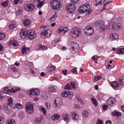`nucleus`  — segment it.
I'll return each mask as SVG.
<instances>
[{
	"mask_svg": "<svg viewBox=\"0 0 124 124\" xmlns=\"http://www.w3.org/2000/svg\"><path fill=\"white\" fill-rule=\"evenodd\" d=\"M64 88L66 89L70 90L71 89L70 85L69 84H68L64 87Z\"/></svg>",
	"mask_w": 124,
	"mask_h": 124,
	"instance_id": "nucleus-50",
	"label": "nucleus"
},
{
	"mask_svg": "<svg viewBox=\"0 0 124 124\" xmlns=\"http://www.w3.org/2000/svg\"><path fill=\"white\" fill-rule=\"evenodd\" d=\"M117 52L120 54H124V48H122L120 49H117Z\"/></svg>",
	"mask_w": 124,
	"mask_h": 124,
	"instance_id": "nucleus-41",
	"label": "nucleus"
},
{
	"mask_svg": "<svg viewBox=\"0 0 124 124\" xmlns=\"http://www.w3.org/2000/svg\"><path fill=\"white\" fill-rule=\"evenodd\" d=\"M30 50L29 48H27L25 46H24L22 47V54H25L26 53L27 51H29Z\"/></svg>",
	"mask_w": 124,
	"mask_h": 124,
	"instance_id": "nucleus-27",
	"label": "nucleus"
},
{
	"mask_svg": "<svg viewBox=\"0 0 124 124\" xmlns=\"http://www.w3.org/2000/svg\"><path fill=\"white\" fill-rule=\"evenodd\" d=\"M116 102L115 98L112 97H110L107 101V103L111 106L114 105Z\"/></svg>",
	"mask_w": 124,
	"mask_h": 124,
	"instance_id": "nucleus-14",
	"label": "nucleus"
},
{
	"mask_svg": "<svg viewBox=\"0 0 124 124\" xmlns=\"http://www.w3.org/2000/svg\"><path fill=\"white\" fill-rule=\"evenodd\" d=\"M60 117V116L58 114H54L53 116L51 118L54 121L57 120L59 119Z\"/></svg>",
	"mask_w": 124,
	"mask_h": 124,
	"instance_id": "nucleus-24",
	"label": "nucleus"
},
{
	"mask_svg": "<svg viewBox=\"0 0 124 124\" xmlns=\"http://www.w3.org/2000/svg\"><path fill=\"white\" fill-rule=\"evenodd\" d=\"M16 25L13 23H11L9 26V29L10 30H13L15 27Z\"/></svg>",
	"mask_w": 124,
	"mask_h": 124,
	"instance_id": "nucleus-37",
	"label": "nucleus"
},
{
	"mask_svg": "<svg viewBox=\"0 0 124 124\" xmlns=\"http://www.w3.org/2000/svg\"><path fill=\"white\" fill-rule=\"evenodd\" d=\"M76 98L78 99V101L80 102L81 103H83V101L82 99L80 98V96L78 94H76Z\"/></svg>",
	"mask_w": 124,
	"mask_h": 124,
	"instance_id": "nucleus-36",
	"label": "nucleus"
},
{
	"mask_svg": "<svg viewBox=\"0 0 124 124\" xmlns=\"http://www.w3.org/2000/svg\"><path fill=\"white\" fill-rule=\"evenodd\" d=\"M55 103L56 106L59 107L61 105L62 103V100L61 98H57L55 99Z\"/></svg>",
	"mask_w": 124,
	"mask_h": 124,
	"instance_id": "nucleus-13",
	"label": "nucleus"
},
{
	"mask_svg": "<svg viewBox=\"0 0 124 124\" xmlns=\"http://www.w3.org/2000/svg\"><path fill=\"white\" fill-rule=\"evenodd\" d=\"M90 9V7L88 4L86 3L80 6L78 9V11L81 13L87 12L88 14H89L92 12V10Z\"/></svg>",
	"mask_w": 124,
	"mask_h": 124,
	"instance_id": "nucleus-1",
	"label": "nucleus"
},
{
	"mask_svg": "<svg viewBox=\"0 0 124 124\" xmlns=\"http://www.w3.org/2000/svg\"><path fill=\"white\" fill-rule=\"evenodd\" d=\"M3 93L5 94H8V87H6L4 88L3 90Z\"/></svg>",
	"mask_w": 124,
	"mask_h": 124,
	"instance_id": "nucleus-57",
	"label": "nucleus"
},
{
	"mask_svg": "<svg viewBox=\"0 0 124 124\" xmlns=\"http://www.w3.org/2000/svg\"><path fill=\"white\" fill-rule=\"evenodd\" d=\"M63 27H60L58 30L57 32L58 33H60L63 31Z\"/></svg>",
	"mask_w": 124,
	"mask_h": 124,
	"instance_id": "nucleus-56",
	"label": "nucleus"
},
{
	"mask_svg": "<svg viewBox=\"0 0 124 124\" xmlns=\"http://www.w3.org/2000/svg\"><path fill=\"white\" fill-rule=\"evenodd\" d=\"M1 5L4 7H6L8 6V1L4 2L2 3Z\"/></svg>",
	"mask_w": 124,
	"mask_h": 124,
	"instance_id": "nucleus-52",
	"label": "nucleus"
},
{
	"mask_svg": "<svg viewBox=\"0 0 124 124\" xmlns=\"http://www.w3.org/2000/svg\"><path fill=\"white\" fill-rule=\"evenodd\" d=\"M8 124H16L15 120L13 119H11L8 121Z\"/></svg>",
	"mask_w": 124,
	"mask_h": 124,
	"instance_id": "nucleus-44",
	"label": "nucleus"
},
{
	"mask_svg": "<svg viewBox=\"0 0 124 124\" xmlns=\"http://www.w3.org/2000/svg\"><path fill=\"white\" fill-rule=\"evenodd\" d=\"M44 2L41 1L39 2L37 5V7L39 8L41 7L44 5Z\"/></svg>",
	"mask_w": 124,
	"mask_h": 124,
	"instance_id": "nucleus-48",
	"label": "nucleus"
},
{
	"mask_svg": "<svg viewBox=\"0 0 124 124\" xmlns=\"http://www.w3.org/2000/svg\"><path fill=\"white\" fill-rule=\"evenodd\" d=\"M12 107L14 108H16L18 109H21L23 108L22 105L19 103H17L16 104H13L12 106Z\"/></svg>",
	"mask_w": 124,
	"mask_h": 124,
	"instance_id": "nucleus-22",
	"label": "nucleus"
},
{
	"mask_svg": "<svg viewBox=\"0 0 124 124\" xmlns=\"http://www.w3.org/2000/svg\"><path fill=\"white\" fill-rule=\"evenodd\" d=\"M55 67L54 66H51L48 69L49 71H54L55 70Z\"/></svg>",
	"mask_w": 124,
	"mask_h": 124,
	"instance_id": "nucleus-51",
	"label": "nucleus"
},
{
	"mask_svg": "<svg viewBox=\"0 0 124 124\" xmlns=\"http://www.w3.org/2000/svg\"><path fill=\"white\" fill-rule=\"evenodd\" d=\"M45 0H33V2L35 3H37L41 1H44Z\"/></svg>",
	"mask_w": 124,
	"mask_h": 124,
	"instance_id": "nucleus-61",
	"label": "nucleus"
},
{
	"mask_svg": "<svg viewBox=\"0 0 124 124\" xmlns=\"http://www.w3.org/2000/svg\"><path fill=\"white\" fill-rule=\"evenodd\" d=\"M71 115L74 120H77L78 119L79 117L78 115L77 112H72L71 113Z\"/></svg>",
	"mask_w": 124,
	"mask_h": 124,
	"instance_id": "nucleus-21",
	"label": "nucleus"
},
{
	"mask_svg": "<svg viewBox=\"0 0 124 124\" xmlns=\"http://www.w3.org/2000/svg\"><path fill=\"white\" fill-rule=\"evenodd\" d=\"M56 87L53 86H49L48 88V90L50 92H54L56 91Z\"/></svg>",
	"mask_w": 124,
	"mask_h": 124,
	"instance_id": "nucleus-26",
	"label": "nucleus"
},
{
	"mask_svg": "<svg viewBox=\"0 0 124 124\" xmlns=\"http://www.w3.org/2000/svg\"><path fill=\"white\" fill-rule=\"evenodd\" d=\"M50 94L48 92H44L42 93V97L44 99H47L49 97Z\"/></svg>",
	"mask_w": 124,
	"mask_h": 124,
	"instance_id": "nucleus-20",
	"label": "nucleus"
},
{
	"mask_svg": "<svg viewBox=\"0 0 124 124\" xmlns=\"http://www.w3.org/2000/svg\"><path fill=\"white\" fill-rule=\"evenodd\" d=\"M4 121V119L1 116L0 117V124H1Z\"/></svg>",
	"mask_w": 124,
	"mask_h": 124,
	"instance_id": "nucleus-60",
	"label": "nucleus"
},
{
	"mask_svg": "<svg viewBox=\"0 0 124 124\" xmlns=\"http://www.w3.org/2000/svg\"><path fill=\"white\" fill-rule=\"evenodd\" d=\"M8 44L9 45H12L14 47L18 46L19 45L18 42L16 40L10 41L9 42Z\"/></svg>",
	"mask_w": 124,
	"mask_h": 124,
	"instance_id": "nucleus-18",
	"label": "nucleus"
},
{
	"mask_svg": "<svg viewBox=\"0 0 124 124\" xmlns=\"http://www.w3.org/2000/svg\"><path fill=\"white\" fill-rule=\"evenodd\" d=\"M39 90L37 89H32L29 91L28 93H29L30 96L35 95H39L40 94Z\"/></svg>",
	"mask_w": 124,
	"mask_h": 124,
	"instance_id": "nucleus-9",
	"label": "nucleus"
},
{
	"mask_svg": "<svg viewBox=\"0 0 124 124\" xmlns=\"http://www.w3.org/2000/svg\"><path fill=\"white\" fill-rule=\"evenodd\" d=\"M76 9V7L74 4L70 3L67 4L66 6V10L68 12L73 13Z\"/></svg>",
	"mask_w": 124,
	"mask_h": 124,
	"instance_id": "nucleus-4",
	"label": "nucleus"
},
{
	"mask_svg": "<svg viewBox=\"0 0 124 124\" xmlns=\"http://www.w3.org/2000/svg\"><path fill=\"white\" fill-rule=\"evenodd\" d=\"M71 89H75L76 86V83L73 81L70 82Z\"/></svg>",
	"mask_w": 124,
	"mask_h": 124,
	"instance_id": "nucleus-39",
	"label": "nucleus"
},
{
	"mask_svg": "<svg viewBox=\"0 0 124 124\" xmlns=\"http://www.w3.org/2000/svg\"><path fill=\"white\" fill-rule=\"evenodd\" d=\"M35 7V5L33 4H26L24 6V8L25 10L30 12L33 10Z\"/></svg>",
	"mask_w": 124,
	"mask_h": 124,
	"instance_id": "nucleus-10",
	"label": "nucleus"
},
{
	"mask_svg": "<svg viewBox=\"0 0 124 124\" xmlns=\"http://www.w3.org/2000/svg\"><path fill=\"white\" fill-rule=\"evenodd\" d=\"M20 87H15L11 89H8V94H10V93H15L16 91L20 90Z\"/></svg>",
	"mask_w": 124,
	"mask_h": 124,
	"instance_id": "nucleus-15",
	"label": "nucleus"
},
{
	"mask_svg": "<svg viewBox=\"0 0 124 124\" xmlns=\"http://www.w3.org/2000/svg\"><path fill=\"white\" fill-rule=\"evenodd\" d=\"M39 48H41L42 49H43L44 48L46 49V46H45L43 45H41L39 46Z\"/></svg>",
	"mask_w": 124,
	"mask_h": 124,
	"instance_id": "nucleus-63",
	"label": "nucleus"
},
{
	"mask_svg": "<svg viewBox=\"0 0 124 124\" xmlns=\"http://www.w3.org/2000/svg\"><path fill=\"white\" fill-rule=\"evenodd\" d=\"M85 34L88 36H90L94 33V30L93 27L90 25L87 26L84 30Z\"/></svg>",
	"mask_w": 124,
	"mask_h": 124,
	"instance_id": "nucleus-6",
	"label": "nucleus"
},
{
	"mask_svg": "<svg viewBox=\"0 0 124 124\" xmlns=\"http://www.w3.org/2000/svg\"><path fill=\"white\" fill-rule=\"evenodd\" d=\"M35 122L36 124H40L41 119L40 118H36L35 120Z\"/></svg>",
	"mask_w": 124,
	"mask_h": 124,
	"instance_id": "nucleus-40",
	"label": "nucleus"
},
{
	"mask_svg": "<svg viewBox=\"0 0 124 124\" xmlns=\"http://www.w3.org/2000/svg\"><path fill=\"white\" fill-rule=\"evenodd\" d=\"M108 28H109V27H108V26L105 25L103 23V24L101 25V26L100 30L102 31L104 30L107 29Z\"/></svg>",
	"mask_w": 124,
	"mask_h": 124,
	"instance_id": "nucleus-29",
	"label": "nucleus"
},
{
	"mask_svg": "<svg viewBox=\"0 0 124 124\" xmlns=\"http://www.w3.org/2000/svg\"><path fill=\"white\" fill-rule=\"evenodd\" d=\"M10 69L14 72H16L18 71L17 69L16 68V67L14 66L10 68Z\"/></svg>",
	"mask_w": 124,
	"mask_h": 124,
	"instance_id": "nucleus-47",
	"label": "nucleus"
},
{
	"mask_svg": "<svg viewBox=\"0 0 124 124\" xmlns=\"http://www.w3.org/2000/svg\"><path fill=\"white\" fill-rule=\"evenodd\" d=\"M29 32V30L26 29H24L22 30H21L20 33V35L21 37L22 38H24L26 36L28 35Z\"/></svg>",
	"mask_w": 124,
	"mask_h": 124,
	"instance_id": "nucleus-12",
	"label": "nucleus"
},
{
	"mask_svg": "<svg viewBox=\"0 0 124 124\" xmlns=\"http://www.w3.org/2000/svg\"><path fill=\"white\" fill-rule=\"evenodd\" d=\"M109 37L113 40H114L118 38V36L116 33H111L109 35Z\"/></svg>",
	"mask_w": 124,
	"mask_h": 124,
	"instance_id": "nucleus-19",
	"label": "nucleus"
},
{
	"mask_svg": "<svg viewBox=\"0 0 124 124\" xmlns=\"http://www.w3.org/2000/svg\"><path fill=\"white\" fill-rule=\"evenodd\" d=\"M111 86L113 88H116L118 87L119 84L116 82L114 81L111 83Z\"/></svg>",
	"mask_w": 124,
	"mask_h": 124,
	"instance_id": "nucleus-31",
	"label": "nucleus"
},
{
	"mask_svg": "<svg viewBox=\"0 0 124 124\" xmlns=\"http://www.w3.org/2000/svg\"><path fill=\"white\" fill-rule=\"evenodd\" d=\"M103 110H105L108 107V106L107 105H105L102 106Z\"/></svg>",
	"mask_w": 124,
	"mask_h": 124,
	"instance_id": "nucleus-64",
	"label": "nucleus"
},
{
	"mask_svg": "<svg viewBox=\"0 0 124 124\" xmlns=\"http://www.w3.org/2000/svg\"><path fill=\"white\" fill-rule=\"evenodd\" d=\"M5 37V33H0V40H2L4 39Z\"/></svg>",
	"mask_w": 124,
	"mask_h": 124,
	"instance_id": "nucleus-42",
	"label": "nucleus"
},
{
	"mask_svg": "<svg viewBox=\"0 0 124 124\" xmlns=\"http://www.w3.org/2000/svg\"><path fill=\"white\" fill-rule=\"evenodd\" d=\"M112 114L113 115L116 116L117 117H119L121 115V113L120 112L117 111H114L112 113Z\"/></svg>",
	"mask_w": 124,
	"mask_h": 124,
	"instance_id": "nucleus-35",
	"label": "nucleus"
},
{
	"mask_svg": "<svg viewBox=\"0 0 124 124\" xmlns=\"http://www.w3.org/2000/svg\"><path fill=\"white\" fill-rule=\"evenodd\" d=\"M103 122L102 120L98 119L97 122V124H103Z\"/></svg>",
	"mask_w": 124,
	"mask_h": 124,
	"instance_id": "nucleus-55",
	"label": "nucleus"
},
{
	"mask_svg": "<svg viewBox=\"0 0 124 124\" xmlns=\"http://www.w3.org/2000/svg\"><path fill=\"white\" fill-rule=\"evenodd\" d=\"M18 116L19 118L20 119H22L25 117L24 114L22 112H20L19 113Z\"/></svg>",
	"mask_w": 124,
	"mask_h": 124,
	"instance_id": "nucleus-32",
	"label": "nucleus"
},
{
	"mask_svg": "<svg viewBox=\"0 0 124 124\" xmlns=\"http://www.w3.org/2000/svg\"><path fill=\"white\" fill-rule=\"evenodd\" d=\"M105 0H96V2L100 5L104 3Z\"/></svg>",
	"mask_w": 124,
	"mask_h": 124,
	"instance_id": "nucleus-46",
	"label": "nucleus"
},
{
	"mask_svg": "<svg viewBox=\"0 0 124 124\" xmlns=\"http://www.w3.org/2000/svg\"><path fill=\"white\" fill-rule=\"evenodd\" d=\"M51 33L52 32L50 30L46 29L42 31L40 36L43 38H46L50 35Z\"/></svg>",
	"mask_w": 124,
	"mask_h": 124,
	"instance_id": "nucleus-8",
	"label": "nucleus"
},
{
	"mask_svg": "<svg viewBox=\"0 0 124 124\" xmlns=\"http://www.w3.org/2000/svg\"><path fill=\"white\" fill-rule=\"evenodd\" d=\"M70 117V115L67 113L63 114L62 115V119L66 122L69 121Z\"/></svg>",
	"mask_w": 124,
	"mask_h": 124,
	"instance_id": "nucleus-17",
	"label": "nucleus"
},
{
	"mask_svg": "<svg viewBox=\"0 0 124 124\" xmlns=\"http://www.w3.org/2000/svg\"><path fill=\"white\" fill-rule=\"evenodd\" d=\"M121 25L119 23L115 22L110 23L109 24V28L112 29L114 30H117L120 28Z\"/></svg>",
	"mask_w": 124,
	"mask_h": 124,
	"instance_id": "nucleus-5",
	"label": "nucleus"
},
{
	"mask_svg": "<svg viewBox=\"0 0 124 124\" xmlns=\"http://www.w3.org/2000/svg\"><path fill=\"white\" fill-rule=\"evenodd\" d=\"M91 100L95 106L96 107L97 106V104L96 100L95 98L93 97H92L91 98Z\"/></svg>",
	"mask_w": 124,
	"mask_h": 124,
	"instance_id": "nucleus-33",
	"label": "nucleus"
},
{
	"mask_svg": "<svg viewBox=\"0 0 124 124\" xmlns=\"http://www.w3.org/2000/svg\"><path fill=\"white\" fill-rule=\"evenodd\" d=\"M39 109L43 113L44 115H46V111L45 108L42 107H40L39 108Z\"/></svg>",
	"mask_w": 124,
	"mask_h": 124,
	"instance_id": "nucleus-43",
	"label": "nucleus"
},
{
	"mask_svg": "<svg viewBox=\"0 0 124 124\" xmlns=\"http://www.w3.org/2000/svg\"><path fill=\"white\" fill-rule=\"evenodd\" d=\"M82 114L85 117H87L89 115L88 111L87 110H84L82 112Z\"/></svg>",
	"mask_w": 124,
	"mask_h": 124,
	"instance_id": "nucleus-30",
	"label": "nucleus"
},
{
	"mask_svg": "<svg viewBox=\"0 0 124 124\" xmlns=\"http://www.w3.org/2000/svg\"><path fill=\"white\" fill-rule=\"evenodd\" d=\"M81 30L78 27H75L72 29L70 31L71 35L74 38L78 37L81 35Z\"/></svg>",
	"mask_w": 124,
	"mask_h": 124,
	"instance_id": "nucleus-2",
	"label": "nucleus"
},
{
	"mask_svg": "<svg viewBox=\"0 0 124 124\" xmlns=\"http://www.w3.org/2000/svg\"><path fill=\"white\" fill-rule=\"evenodd\" d=\"M103 23L102 21L100 20H97L95 23V24L98 26H101Z\"/></svg>",
	"mask_w": 124,
	"mask_h": 124,
	"instance_id": "nucleus-38",
	"label": "nucleus"
},
{
	"mask_svg": "<svg viewBox=\"0 0 124 124\" xmlns=\"http://www.w3.org/2000/svg\"><path fill=\"white\" fill-rule=\"evenodd\" d=\"M22 22L24 25L26 26H28L31 23V21L28 19L23 20Z\"/></svg>",
	"mask_w": 124,
	"mask_h": 124,
	"instance_id": "nucleus-23",
	"label": "nucleus"
},
{
	"mask_svg": "<svg viewBox=\"0 0 124 124\" xmlns=\"http://www.w3.org/2000/svg\"><path fill=\"white\" fill-rule=\"evenodd\" d=\"M51 7L52 8L55 10H57L62 7V5L60 2L56 0H53L51 2Z\"/></svg>",
	"mask_w": 124,
	"mask_h": 124,
	"instance_id": "nucleus-3",
	"label": "nucleus"
},
{
	"mask_svg": "<svg viewBox=\"0 0 124 124\" xmlns=\"http://www.w3.org/2000/svg\"><path fill=\"white\" fill-rule=\"evenodd\" d=\"M13 100L11 98L8 99V105H13Z\"/></svg>",
	"mask_w": 124,
	"mask_h": 124,
	"instance_id": "nucleus-49",
	"label": "nucleus"
},
{
	"mask_svg": "<svg viewBox=\"0 0 124 124\" xmlns=\"http://www.w3.org/2000/svg\"><path fill=\"white\" fill-rule=\"evenodd\" d=\"M71 71L74 74H77V71L75 68H73L71 70Z\"/></svg>",
	"mask_w": 124,
	"mask_h": 124,
	"instance_id": "nucleus-58",
	"label": "nucleus"
},
{
	"mask_svg": "<svg viewBox=\"0 0 124 124\" xmlns=\"http://www.w3.org/2000/svg\"><path fill=\"white\" fill-rule=\"evenodd\" d=\"M70 45L72 48L73 49H76L78 47V44L74 42H71Z\"/></svg>",
	"mask_w": 124,
	"mask_h": 124,
	"instance_id": "nucleus-25",
	"label": "nucleus"
},
{
	"mask_svg": "<svg viewBox=\"0 0 124 124\" xmlns=\"http://www.w3.org/2000/svg\"><path fill=\"white\" fill-rule=\"evenodd\" d=\"M57 17V16L55 13L54 15L52 16H51V17L49 19V20L51 22L54 21L56 19Z\"/></svg>",
	"mask_w": 124,
	"mask_h": 124,
	"instance_id": "nucleus-28",
	"label": "nucleus"
},
{
	"mask_svg": "<svg viewBox=\"0 0 124 124\" xmlns=\"http://www.w3.org/2000/svg\"><path fill=\"white\" fill-rule=\"evenodd\" d=\"M46 106L47 109V110L51 108L50 104L49 102L46 103Z\"/></svg>",
	"mask_w": 124,
	"mask_h": 124,
	"instance_id": "nucleus-54",
	"label": "nucleus"
},
{
	"mask_svg": "<svg viewBox=\"0 0 124 124\" xmlns=\"http://www.w3.org/2000/svg\"><path fill=\"white\" fill-rule=\"evenodd\" d=\"M61 95L62 96L64 97L69 96L70 98H72L73 96V93H71L68 90L64 91L61 93Z\"/></svg>",
	"mask_w": 124,
	"mask_h": 124,
	"instance_id": "nucleus-11",
	"label": "nucleus"
},
{
	"mask_svg": "<svg viewBox=\"0 0 124 124\" xmlns=\"http://www.w3.org/2000/svg\"><path fill=\"white\" fill-rule=\"evenodd\" d=\"M8 103L5 104H4L3 107V109L4 110L7 111L8 110Z\"/></svg>",
	"mask_w": 124,
	"mask_h": 124,
	"instance_id": "nucleus-53",
	"label": "nucleus"
},
{
	"mask_svg": "<svg viewBox=\"0 0 124 124\" xmlns=\"http://www.w3.org/2000/svg\"><path fill=\"white\" fill-rule=\"evenodd\" d=\"M26 110L27 113L31 114L34 111V108L33 105L30 102L26 103L25 106Z\"/></svg>",
	"mask_w": 124,
	"mask_h": 124,
	"instance_id": "nucleus-7",
	"label": "nucleus"
},
{
	"mask_svg": "<svg viewBox=\"0 0 124 124\" xmlns=\"http://www.w3.org/2000/svg\"><path fill=\"white\" fill-rule=\"evenodd\" d=\"M71 0L73 3L77 4L79 0Z\"/></svg>",
	"mask_w": 124,
	"mask_h": 124,
	"instance_id": "nucleus-62",
	"label": "nucleus"
},
{
	"mask_svg": "<svg viewBox=\"0 0 124 124\" xmlns=\"http://www.w3.org/2000/svg\"><path fill=\"white\" fill-rule=\"evenodd\" d=\"M124 80H121L120 79L119 80V84L121 85H123L124 83Z\"/></svg>",
	"mask_w": 124,
	"mask_h": 124,
	"instance_id": "nucleus-59",
	"label": "nucleus"
},
{
	"mask_svg": "<svg viewBox=\"0 0 124 124\" xmlns=\"http://www.w3.org/2000/svg\"><path fill=\"white\" fill-rule=\"evenodd\" d=\"M36 34L33 31L31 30H29L28 36L29 38L31 39H33L36 37Z\"/></svg>",
	"mask_w": 124,
	"mask_h": 124,
	"instance_id": "nucleus-16",
	"label": "nucleus"
},
{
	"mask_svg": "<svg viewBox=\"0 0 124 124\" xmlns=\"http://www.w3.org/2000/svg\"><path fill=\"white\" fill-rule=\"evenodd\" d=\"M111 1H109L105 3L104 5V6L103 9L101 11H103V10L106 9V8L108 7L109 5V4L111 3Z\"/></svg>",
	"mask_w": 124,
	"mask_h": 124,
	"instance_id": "nucleus-34",
	"label": "nucleus"
},
{
	"mask_svg": "<svg viewBox=\"0 0 124 124\" xmlns=\"http://www.w3.org/2000/svg\"><path fill=\"white\" fill-rule=\"evenodd\" d=\"M102 78V77L101 76H95L94 77V82H96L100 80Z\"/></svg>",
	"mask_w": 124,
	"mask_h": 124,
	"instance_id": "nucleus-45",
	"label": "nucleus"
}]
</instances>
